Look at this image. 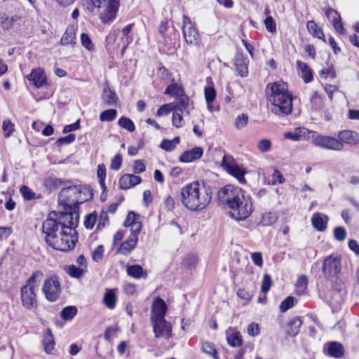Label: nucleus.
<instances>
[{
  "mask_svg": "<svg viewBox=\"0 0 359 359\" xmlns=\"http://www.w3.org/2000/svg\"><path fill=\"white\" fill-rule=\"evenodd\" d=\"M56 212L49 213L42 223V233L46 244L60 251H68L74 248L78 241V236L67 232L55 219Z\"/></svg>",
  "mask_w": 359,
  "mask_h": 359,
  "instance_id": "f257e3e1",
  "label": "nucleus"
},
{
  "mask_svg": "<svg viewBox=\"0 0 359 359\" xmlns=\"http://www.w3.org/2000/svg\"><path fill=\"white\" fill-rule=\"evenodd\" d=\"M181 201L183 205L191 211L199 212L204 210L212 199L211 189L196 181L181 189Z\"/></svg>",
  "mask_w": 359,
  "mask_h": 359,
  "instance_id": "f03ea898",
  "label": "nucleus"
},
{
  "mask_svg": "<svg viewBox=\"0 0 359 359\" xmlns=\"http://www.w3.org/2000/svg\"><path fill=\"white\" fill-rule=\"evenodd\" d=\"M267 99L271 113L280 117L291 114L292 97L285 83L274 82L266 86Z\"/></svg>",
  "mask_w": 359,
  "mask_h": 359,
  "instance_id": "7ed1b4c3",
  "label": "nucleus"
},
{
  "mask_svg": "<svg viewBox=\"0 0 359 359\" xmlns=\"http://www.w3.org/2000/svg\"><path fill=\"white\" fill-rule=\"evenodd\" d=\"M93 194L89 187L82 185L63 188L58 194V205L77 210L79 204L91 199Z\"/></svg>",
  "mask_w": 359,
  "mask_h": 359,
  "instance_id": "20e7f679",
  "label": "nucleus"
},
{
  "mask_svg": "<svg viewBox=\"0 0 359 359\" xmlns=\"http://www.w3.org/2000/svg\"><path fill=\"white\" fill-rule=\"evenodd\" d=\"M43 276V274L41 271L34 272L27 280L26 284L21 287L22 305L26 309L32 310L37 308L38 301L36 292L39 289Z\"/></svg>",
  "mask_w": 359,
  "mask_h": 359,
  "instance_id": "39448f33",
  "label": "nucleus"
},
{
  "mask_svg": "<svg viewBox=\"0 0 359 359\" xmlns=\"http://www.w3.org/2000/svg\"><path fill=\"white\" fill-rule=\"evenodd\" d=\"M245 192L240 187L228 184L219 189L217 199L218 204L225 208L231 209L238 201L243 199Z\"/></svg>",
  "mask_w": 359,
  "mask_h": 359,
  "instance_id": "423d86ee",
  "label": "nucleus"
},
{
  "mask_svg": "<svg viewBox=\"0 0 359 359\" xmlns=\"http://www.w3.org/2000/svg\"><path fill=\"white\" fill-rule=\"evenodd\" d=\"M62 211L56 212V216H53L55 219L72 235L77 236L76 227L79 224V215L76 210L72 208H62Z\"/></svg>",
  "mask_w": 359,
  "mask_h": 359,
  "instance_id": "0eeeda50",
  "label": "nucleus"
},
{
  "mask_svg": "<svg viewBox=\"0 0 359 359\" xmlns=\"http://www.w3.org/2000/svg\"><path fill=\"white\" fill-rule=\"evenodd\" d=\"M231 217L236 220L248 217L252 212V201L249 195H243V199L238 201L231 209Z\"/></svg>",
  "mask_w": 359,
  "mask_h": 359,
  "instance_id": "6e6552de",
  "label": "nucleus"
},
{
  "mask_svg": "<svg viewBox=\"0 0 359 359\" xmlns=\"http://www.w3.org/2000/svg\"><path fill=\"white\" fill-rule=\"evenodd\" d=\"M61 291L60 282L57 276L51 275L46 278L42 287V292L48 301L50 302L57 301Z\"/></svg>",
  "mask_w": 359,
  "mask_h": 359,
  "instance_id": "1a4fd4ad",
  "label": "nucleus"
},
{
  "mask_svg": "<svg viewBox=\"0 0 359 359\" xmlns=\"http://www.w3.org/2000/svg\"><path fill=\"white\" fill-rule=\"evenodd\" d=\"M182 32L184 41L187 44L196 46H200L201 38L196 25L187 15H183Z\"/></svg>",
  "mask_w": 359,
  "mask_h": 359,
  "instance_id": "9d476101",
  "label": "nucleus"
},
{
  "mask_svg": "<svg viewBox=\"0 0 359 359\" xmlns=\"http://www.w3.org/2000/svg\"><path fill=\"white\" fill-rule=\"evenodd\" d=\"M313 133L314 135H311V139H312L313 143L316 146L334 151H341L344 149V145L337 138L320 135L315 131H313Z\"/></svg>",
  "mask_w": 359,
  "mask_h": 359,
  "instance_id": "9b49d317",
  "label": "nucleus"
},
{
  "mask_svg": "<svg viewBox=\"0 0 359 359\" xmlns=\"http://www.w3.org/2000/svg\"><path fill=\"white\" fill-rule=\"evenodd\" d=\"M341 270V258L339 256L330 255L323 262V272L326 278L337 277Z\"/></svg>",
  "mask_w": 359,
  "mask_h": 359,
  "instance_id": "f8f14e48",
  "label": "nucleus"
},
{
  "mask_svg": "<svg viewBox=\"0 0 359 359\" xmlns=\"http://www.w3.org/2000/svg\"><path fill=\"white\" fill-rule=\"evenodd\" d=\"M153 330L156 338L169 339L172 336V326L165 318L151 321Z\"/></svg>",
  "mask_w": 359,
  "mask_h": 359,
  "instance_id": "ddd939ff",
  "label": "nucleus"
},
{
  "mask_svg": "<svg viewBox=\"0 0 359 359\" xmlns=\"http://www.w3.org/2000/svg\"><path fill=\"white\" fill-rule=\"evenodd\" d=\"M103 7L104 10L100 13V18L102 22L109 23L116 18L118 2H116L114 0L107 1V4Z\"/></svg>",
  "mask_w": 359,
  "mask_h": 359,
  "instance_id": "4468645a",
  "label": "nucleus"
},
{
  "mask_svg": "<svg viewBox=\"0 0 359 359\" xmlns=\"http://www.w3.org/2000/svg\"><path fill=\"white\" fill-rule=\"evenodd\" d=\"M167 305L161 297H156L151 306V322L165 318Z\"/></svg>",
  "mask_w": 359,
  "mask_h": 359,
  "instance_id": "2eb2a0df",
  "label": "nucleus"
},
{
  "mask_svg": "<svg viewBox=\"0 0 359 359\" xmlns=\"http://www.w3.org/2000/svg\"><path fill=\"white\" fill-rule=\"evenodd\" d=\"M311 135H314L313 130H309L304 127H297L293 131H287L284 133V137L292 141L311 139Z\"/></svg>",
  "mask_w": 359,
  "mask_h": 359,
  "instance_id": "dca6fc26",
  "label": "nucleus"
},
{
  "mask_svg": "<svg viewBox=\"0 0 359 359\" xmlns=\"http://www.w3.org/2000/svg\"><path fill=\"white\" fill-rule=\"evenodd\" d=\"M29 81H32L34 86L39 88L46 84L47 79L43 69L39 67L33 69L29 74L27 76Z\"/></svg>",
  "mask_w": 359,
  "mask_h": 359,
  "instance_id": "f3484780",
  "label": "nucleus"
},
{
  "mask_svg": "<svg viewBox=\"0 0 359 359\" xmlns=\"http://www.w3.org/2000/svg\"><path fill=\"white\" fill-rule=\"evenodd\" d=\"M338 140L342 142V144H346L351 146L359 144V133L355 131L345 130L338 133Z\"/></svg>",
  "mask_w": 359,
  "mask_h": 359,
  "instance_id": "a211bd4d",
  "label": "nucleus"
},
{
  "mask_svg": "<svg viewBox=\"0 0 359 359\" xmlns=\"http://www.w3.org/2000/svg\"><path fill=\"white\" fill-rule=\"evenodd\" d=\"M203 154V149L201 147H196L191 150L184 151L179 158L180 161L190 163L201 158Z\"/></svg>",
  "mask_w": 359,
  "mask_h": 359,
  "instance_id": "6ab92c4d",
  "label": "nucleus"
},
{
  "mask_svg": "<svg viewBox=\"0 0 359 359\" xmlns=\"http://www.w3.org/2000/svg\"><path fill=\"white\" fill-rule=\"evenodd\" d=\"M42 344L46 353L53 354L55 341L52 330L50 328H46L43 332Z\"/></svg>",
  "mask_w": 359,
  "mask_h": 359,
  "instance_id": "aec40b11",
  "label": "nucleus"
},
{
  "mask_svg": "<svg viewBox=\"0 0 359 359\" xmlns=\"http://www.w3.org/2000/svg\"><path fill=\"white\" fill-rule=\"evenodd\" d=\"M137 241L138 238L129 236L126 241L121 243L116 250V253L123 255H128L136 248Z\"/></svg>",
  "mask_w": 359,
  "mask_h": 359,
  "instance_id": "412c9836",
  "label": "nucleus"
},
{
  "mask_svg": "<svg viewBox=\"0 0 359 359\" xmlns=\"http://www.w3.org/2000/svg\"><path fill=\"white\" fill-rule=\"evenodd\" d=\"M142 179L140 177L133 174L123 175L119 180V186L122 189H128L132 187L140 184Z\"/></svg>",
  "mask_w": 359,
  "mask_h": 359,
  "instance_id": "4be33fe9",
  "label": "nucleus"
},
{
  "mask_svg": "<svg viewBox=\"0 0 359 359\" xmlns=\"http://www.w3.org/2000/svg\"><path fill=\"white\" fill-rule=\"evenodd\" d=\"M328 217L320 213H314L311 217V224L314 229L319 231H324L327 229Z\"/></svg>",
  "mask_w": 359,
  "mask_h": 359,
  "instance_id": "5701e85b",
  "label": "nucleus"
},
{
  "mask_svg": "<svg viewBox=\"0 0 359 359\" xmlns=\"http://www.w3.org/2000/svg\"><path fill=\"white\" fill-rule=\"evenodd\" d=\"M326 15L327 17H330L331 15L332 16V25L334 29L340 34H344L345 29L341 22V18L339 13L333 8H329L326 11Z\"/></svg>",
  "mask_w": 359,
  "mask_h": 359,
  "instance_id": "b1692460",
  "label": "nucleus"
},
{
  "mask_svg": "<svg viewBox=\"0 0 359 359\" xmlns=\"http://www.w3.org/2000/svg\"><path fill=\"white\" fill-rule=\"evenodd\" d=\"M327 353L331 357L339 358L344 356V349L341 344L332 341L327 344Z\"/></svg>",
  "mask_w": 359,
  "mask_h": 359,
  "instance_id": "393cba45",
  "label": "nucleus"
},
{
  "mask_svg": "<svg viewBox=\"0 0 359 359\" xmlns=\"http://www.w3.org/2000/svg\"><path fill=\"white\" fill-rule=\"evenodd\" d=\"M233 64L236 70L242 77H245L248 75L247 65L245 62V59L242 53H238L235 55Z\"/></svg>",
  "mask_w": 359,
  "mask_h": 359,
  "instance_id": "a878e982",
  "label": "nucleus"
},
{
  "mask_svg": "<svg viewBox=\"0 0 359 359\" xmlns=\"http://www.w3.org/2000/svg\"><path fill=\"white\" fill-rule=\"evenodd\" d=\"M62 46L76 43V32L73 27H68L60 39Z\"/></svg>",
  "mask_w": 359,
  "mask_h": 359,
  "instance_id": "bb28decb",
  "label": "nucleus"
},
{
  "mask_svg": "<svg viewBox=\"0 0 359 359\" xmlns=\"http://www.w3.org/2000/svg\"><path fill=\"white\" fill-rule=\"evenodd\" d=\"M302 321L299 317L292 318L287 323V333L291 337H295L299 332Z\"/></svg>",
  "mask_w": 359,
  "mask_h": 359,
  "instance_id": "cd10ccee",
  "label": "nucleus"
},
{
  "mask_svg": "<svg viewBox=\"0 0 359 359\" xmlns=\"http://www.w3.org/2000/svg\"><path fill=\"white\" fill-rule=\"evenodd\" d=\"M102 100L108 106H116L118 98L114 91L109 88H104L103 90Z\"/></svg>",
  "mask_w": 359,
  "mask_h": 359,
  "instance_id": "c85d7f7f",
  "label": "nucleus"
},
{
  "mask_svg": "<svg viewBox=\"0 0 359 359\" xmlns=\"http://www.w3.org/2000/svg\"><path fill=\"white\" fill-rule=\"evenodd\" d=\"M227 172L234 177L241 184H245L247 183V181L245 178V174L246 173V171L244 168L238 165V164L233 167L232 169L227 171Z\"/></svg>",
  "mask_w": 359,
  "mask_h": 359,
  "instance_id": "c756f323",
  "label": "nucleus"
},
{
  "mask_svg": "<svg viewBox=\"0 0 359 359\" xmlns=\"http://www.w3.org/2000/svg\"><path fill=\"white\" fill-rule=\"evenodd\" d=\"M104 303L109 309L115 308L116 297L114 290L107 289L104 295Z\"/></svg>",
  "mask_w": 359,
  "mask_h": 359,
  "instance_id": "7c9ffc66",
  "label": "nucleus"
},
{
  "mask_svg": "<svg viewBox=\"0 0 359 359\" xmlns=\"http://www.w3.org/2000/svg\"><path fill=\"white\" fill-rule=\"evenodd\" d=\"M311 107L316 111H323L324 110V102L321 96L317 92L313 93L311 97Z\"/></svg>",
  "mask_w": 359,
  "mask_h": 359,
  "instance_id": "2f4dec72",
  "label": "nucleus"
},
{
  "mask_svg": "<svg viewBox=\"0 0 359 359\" xmlns=\"http://www.w3.org/2000/svg\"><path fill=\"white\" fill-rule=\"evenodd\" d=\"M306 27L308 30L313 36L325 41V34L323 31L318 27L313 20L308 21Z\"/></svg>",
  "mask_w": 359,
  "mask_h": 359,
  "instance_id": "473e14b6",
  "label": "nucleus"
},
{
  "mask_svg": "<svg viewBox=\"0 0 359 359\" xmlns=\"http://www.w3.org/2000/svg\"><path fill=\"white\" fill-rule=\"evenodd\" d=\"M297 67L303 74V79L305 83H309L313 79V75L311 69L306 62L298 61Z\"/></svg>",
  "mask_w": 359,
  "mask_h": 359,
  "instance_id": "72a5a7b5",
  "label": "nucleus"
},
{
  "mask_svg": "<svg viewBox=\"0 0 359 359\" xmlns=\"http://www.w3.org/2000/svg\"><path fill=\"white\" fill-rule=\"evenodd\" d=\"M77 313V308L74 306H67L60 311V317L65 320H71Z\"/></svg>",
  "mask_w": 359,
  "mask_h": 359,
  "instance_id": "f704fd0d",
  "label": "nucleus"
},
{
  "mask_svg": "<svg viewBox=\"0 0 359 359\" xmlns=\"http://www.w3.org/2000/svg\"><path fill=\"white\" fill-rule=\"evenodd\" d=\"M133 25V23L128 25L122 29V37L121 41L122 43H126V46H129L133 40V36L130 34Z\"/></svg>",
  "mask_w": 359,
  "mask_h": 359,
  "instance_id": "c9c22d12",
  "label": "nucleus"
},
{
  "mask_svg": "<svg viewBox=\"0 0 359 359\" xmlns=\"http://www.w3.org/2000/svg\"><path fill=\"white\" fill-rule=\"evenodd\" d=\"M278 219V216L275 212H266L262 215L260 224L262 226H266L273 224Z\"/></svg>",
  "mask_w": 359,
  "mask_h": 359,
  "instance_id": "e433bc0d",
  "label": "nucleus"
},
{
  "mask_svg": "<svg viewBox=\"0 0 359 359\" xmlns=\"http://www.w3.org/2000/svg\"><path fill=\"white\" fill-rule=\"evenodd\" d=\"M308 285V278L305 275H302L299 277L296 283V290L298 294H303L305 293Z\"/></svg>",
  "mask_w": 359,
  "mask_h": 359,
  "instance_id": "4c0bfd02",
  "label": "nucleus"
},
{
  "mask_svg": "<svg viewBox=\"0 0 359 359\" xmlns=\"http://www.w3.org/2000/svg\"><path fill=\"white\" fill-rule=\"evenodd\" d=\"M226 339L231 346L237 347L242 344V336L239 332H234L229 334Z\"/></svg>",
  "mask_w": 359,
  "mask_h": 359,
  "instance_id": "58836bf2",
  "label": "nucleus"
},
{
  "mask_svg": "<svg viewBox=\"0 0 359 359\" xmlns=\"http://www.w3.org/2000/svg\"><path fill=\"white\" fill-rule=\"evenodd\" d=\"M66 272L72 278H79L86 272L83 268L77 267L74 265H69L65 267Z\"/></svg>",
  "mask_w": 359,
  "mask_h": 359,
  "instance_id": "ea45409f",
  "label": "nucleus"
},
{
  "mask_svg": "<svg viewBox=\"0 0 359 359\" xmlns=\"http://www.w3.org/2000/svg\"><path fill=\"white\" fill-rule=\"evenodd\" d=\"M127 273L133 278H140L143 274V269L138 264L128 266L127 267Z\"/></svg>",
  "mask_w": 359,
  "mask_h": 359,
  "instance_id": "a19ab883",
  "label": "nucleus"
},
{
  "mask_svg": "<svg viewBox=\"0 0 359 359\" xmlns=\"http://www.w3.org/2000/svg\"><path fill=\"white\" fill-rule=\"evenodd\" d=\"M183 89L181 86L177 85L176 83H172L166 88L164 93L165 95H170L171 96L179 97L183 94Z\"/></svg>",
  "mask_w": 359,
  "mask_h": 359,
  "instance_id": "79ce46f5",
  "label": "nucleus"
},
{
  "mask_svg": "<svg viewBox=\"0 0 359 359\" xmlns=\"http://www.w3.org/2000/svg\"><path fill=\"white\" fill-rule=\"evenodd\" d=\"M238 163L234 158L230 156L224 154L222 158V167L227 172L235 167Z\"/></svg>",
  "mask_w": 359,
  "mask_h": 359,
  "instance_id": "37998d69",
  "label": "nucleus"
},
{
  "mask_svg": "<svg viewBox=\"0 0 359 359\" xmlns=\"http://www.w3.org/2000/svg\"><path fill=\"white\" fill-rule=\"evenodd\" d=\"M117 116V111L114 109L103 111L100 114V120L101 121H112Z\"/></svg>",
  "mask_w": 359,
  "mask_h": 359,
  "instance_id": "c03bdc74",
  "label": "nucleus"
},
{
  "mask_svg": "<svg viewBox=\"0 0 359 359\" xmlns=\"http://www.w3.org/2000/svg\"><path fill=\"white\" fill-rule=\"evenodd\" d=\"M118 124L120 127L125 128L129 132H133L135 130L133 122L126 116L121 117L118 121Z\"/></svg>",
  "mask_w": 359,
  "mask_h": 359,
  "instance_id": "a18cd8bd",
  "label": "nucleus"
},
{
  "mask_svg": "<svg viewBox=\"0 0 359 359\" xmlns=\"http://www.w3.org/2000/svg\"><path fill=\"white\" fill-rule=\"evenodd\" d=\"M202 351L211 355L214 359H219L217 352L212 344L210 342H205L202 345Z\"/></svg>",
  "mask_w": 359,
  "mask_h": 359,
  "instance_id": "49530a36",
  "label": "nucleus"
},
{
  "mask_svg": "<svg viewBox=\"0 0 359 359\" xmlns=\"http://www.w3.org/2000/svg\"><path fill=\"white\" fill-rule=\"evenodd\" d=\"M189 97L184 94L179 96L178 102L174 107L177 111H182L185 110L189 105Z\"/></svg>",
  "mask_w": 359,
  "mask_h": 359,
  "instance_id": "de8ad7c7",
  "label": "nucleus"
},
{
  "mask_svg": "<svg viewBox=\"0 0 359 359\" xmlns=\"http://www.w3.org/2000/svg\"><path fill=\"white\" fill-rule=\"evenodd\" d=\"M81 41L82 46L83 47H85L88 50L93 51L95 50V46L93 43V42L88 34H86V33L81 34Z\"/></svg>",
  "mask_w": 359,
  "mask_h": 359,
  "instance_id": "09e8293b",
  "label": "nucleus"
},
{
  "mask_svg": "<svg viewBox=\"0 0 359 359\" xmlns=\"http://www.w3.org/2000/svg\"><path fill=\"white\" fill-rule=\"evenodd\" d=\"M295 301L296 300L294 297L292 296L287 297L281 302L280 305L279 309L280 312H285L286 311L292 308L294 306Z\"/></svg>",
  "mask_w": 359,
  "mask_h": 359,
  "instance_id": "8fccbe9b",
  "label": "nucleus"
},
{
  "mask_svg": "<svg viewBox=\"0 0 359 359\" xmlns=\"http://www.w3.org/2000/svg\"><path fill=\"white\" fill-rule=\"evenodd\" d=\"M140 219V215L136 214L133 211H130L128 214L127 218L124 222V226L130 227L134 223L137 222Z\"/></svg>",
  "mask_w": 359,
  "mask_h": 359,
  "instance_id": "3c124183",
  "label": "nucleus"
},
{
  "mask_svg": "<svg viewBox=\"0 0 359 359\" xmlns=\"http://www.w3.org/2000/svg\"><path fill=\"white\" fill-rule=\"evenodd\" d=\"M20 192L25 200H32L35 198L36 194L27 186L21 187Z\"/></svg>",
  "mask_w": 359,
  "mask_h": 359,
  "instance_id": "603ef678",
  "label": "nucleus"
},
{
  "mask_svg": "<svg viewBox=\"0 0 359 359\" xmlns=\"http://www.w3.org/2000/svg\"><path fill=\"white\" fill-rule=\"evenodd\" d=\"M97 175V177L99 178L100 183L102 185V187L103 188V189H105L106 187L104 184V179L106 177V168L104 164L98 165Z\"/></svg>",
  "mask_w": 359,
  "mask_h": 359,
  "instance_id": "864d4df0",
  "label": "nucleus"
},
{
  "mask_svg": "<svg viewBox=\"0 0 359 359\" xmlns=\"http://www.w3.org/2000/svg\"><path fill=\"white\" fill-rule=\"evenodd\" d=\"M347 236V232L345 228L341 226L336 227L334 230V238L338 241H344Z\"/></svg>",
  "mask_w": 359,
  "mask_h": 359,
  "instance_id": "5fc2aeb1",
  "label": "nucleus"
},
{
  "mask_svg": "<svg viewBox=\"0 0 359 359\" xmlns=\"http://www.w3.org/2000/svg\"><path fill=\"white\" fill-rule=\"evenodd\" d=\"M206 103H212L216 97V91L213 87L208 86L204 90Z\"/></svg>",
  "mask_w": 359,
  "mask_h": 359,
  "instance_id": "6e6d98bb",
  "label": "nucleus"
},
{
  "mask_svg": "<svg viewBox=\"0 0 359 359\" xmlns=\"http://www.w3.org/2000/svg\"><path fill=\"white\" fill-rule=\"evenodd\" d=\"M0 26L4 30H8L11 28L10 18L6 13H0Z\"/></svg>",
  "mask_w": 359,
  "mask_h": 359,
  "instance_id": "4d7b16f0",
  "label": "nucleus"
},
{
  "mask_svg": "<svg viewBox=\"0 0 359 359\" xmlns=\"http://www.w3.org/2000/svg\"><path fill=\"white\" fill-rule=\"evenodd\" d=\"M2 129L4 133V136L8 137L14 130V125L10 120H5L3 122Z\"/></svg>",
  "mask_w": 359,
  "mask_h": 359,
  "instance_id": "13d9d810",
  "label": "nucleus"
},
{
  "mask_svg": "<svg viewBox=\"0 0 359 359\" xmlns=\"http://www.w3.org/2000/svg\"><path fill=\"white\" fill-rule=\"evenodd\" d=\"M272 280L270 275L269 274H264L262 282V287L261 290L262 292L266 293L267 292L271 286Z\"/></svg>",
  "mask_w": 359,
  "mask_h": 359,
  "instance_id": "bf43d9fd",
  "label": "nucleus"
},
{
  "mask_svg": "<svg viewBox=\"0 0 359 359\" xmlns=\"http://www.w3.org/2000/svg\"><path fill=\"white\" fill-rule=\"evenodd\" d=\"M248 121V116L245 114H242L236 118L235 121V126L238 129H241L247 126Z\"/></svg>",
  "mask_w": 359,
  "mask_h": 359,
  "instance_id": "052dcab7",
  "label": "nucleus"
},
{
  "mask_svg": "<svg viewBox=\"0 0 359 359\" xmlns=\"http://www.w3.org/2000/svg\"><path fill=\"white\" fill-rule=\"evenodd\" d=\"M75 139H76L75 135L69 134L68 135H67L65 137H60L59 139H57L56 141V144L58 146L61 147L65 144H69L73 142L75 140Z\"/></svg>",
  "mask_w": 359,
  "mask_h": 359,
  "instance_id": "680f3d73",
  "label": "nucleus"
},
{
  "mask_svg": "<svg viewBox=\"0 0 359 359\" xmlns=\"http://www.w3.org/2000/svg\"><path fill=\"white\" fill-rule=\"evenodd\" d=\"M264 25L268 32L274 33L276 31V25L275 20L271 16H268L264 20Z\"/></svg>",
  "mask_w": 359,
  "mask_h": 359,
  "instance_id": "e2e57ef3",
  "label": "nucleus"
},
{
  "mask_svg": "<svg viewBox=\"0 0 359 359\" xmlns=\"http://www.w3.org/2000/svg\"><path fill=\"white\" fill-rule=\"evenodd\" d=\"M257 148L262 152H267L271 149V143L269 140L263 139L258 142Z\"/></svg>",
  "mask_w": 359,
  "mask_h": 359,
  "instance_id": "0e129e2a",
  "label": "nucleus"
},
{
  "mask_svg": "<svg viewBox=\"0 0 359 359\" xmlns=\"http://www.w3.org/2000/svg\"><path fill=\"white\" fill-rule=\"evenodd\" d=\"M172 104H165L160 107L156 112V115L158 116H163L168 115L170 113V111L174 109V107H172Z\"/></svg>",
  "mask_w": 359,
  "mask_h": 359,
  "instance_id": "69168bd1",
  "label": "nucleus"
},
{
  "mask_svg": "<svg viewBox=\"0 0 359 359\" xmlns=\"http://www.w3.org/2000/svg\"><path fill=\"white\" fill-rule=\"evenodd\" d=\"M97 219V215L94 213L88 215L84 221V226L86 229H93Z\"/></svg>",
  "mask_w": 359,
  "mask_h": 359,
  "instance_id": "338daca9",
  "label": "nucleus"
},
{
  "mask_svg": "<svg viewBox=\"0 0 359 359\" xmlns=\"http://www.w3.org/2000/svg\"><path fill=\"white\" fill-rule=\"evenodd\" d=\"M172 123L176 128H180L183 125V118L180 113L175 111L172 114Z\"/></svg>",
  "mask_w": 359,
  "mask_h": 359,
  "instance_id": "774afa93",
  "label": "nucleus"
}]
</instances>
